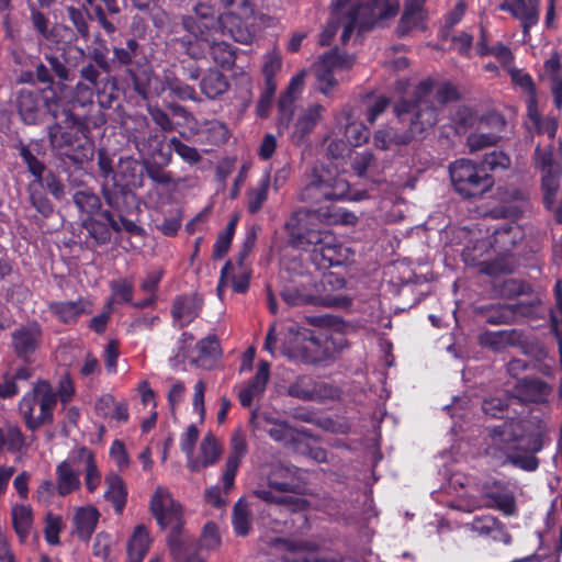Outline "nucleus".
Returning a JSON list of instances; mask_svg holds the SVG:
<instances>
[{"mask_svg": "<svg viewBox=\"0 0 562 562\" xmlns=\"http://www.w3.org/2000/svg\"><path fill=\"white\" fill-rule=\"evenodd\" d=\"M479 340L483 347L499 351L508 346L522 345L525 336L518 329L485 331L480 335Z\"/></svg>", "mask_w": 562, "mask_h": 562, "instance_id": "obj_30", "label": "nucleus"}, {"mask_svg": "<svg viewBox=\"0 0 562 562\" xmlns=\"http://www.w3.org/2000/svg\"><path fill=\"white\" fill-rule=\"evenodd\" d=\"M467 526L471 531L477 533L480 537L499 541L504 544H509L512 541V537L507 532L505 525L492 515L475 517Z\"/></svg>", "mask_w": 562, "mask_h": 562, "instance_id": "obj_21", "label": "nucleus"}, {"mask_svg": "<svg viewBox=\"0 0 562 562\" xmlns=\"http://www.w3.org/2000/svg\"><path fill=\"white\" fill-rule=\"evenodd\" d=\"M74 461L83 464L87 488L94 492L101 482V473L98 470L93 452L86 447H81L74 453Z\"/></svg>", "mask_w": 562, "mask_h": 562, "instance_id": "obj_36", "label": "nucleus"}, {"mask_svg": "<svg viewBox=\"0 0 562 562\" xmlns=\"http://www.w3.org/2000/svg\"><path fill=\"white\" fill-rule=\"evenodd\" d=\"M284 551V562H331L319 558L313 552V544L307 541L278 540Z\"/></svg>", "mask_w": 562, "mask_h": 562, "instance_id": "obj_28", "label": "nucleus"}, {"mask_svg": "<svg viewBox=\"0 0 562 562\" xmlns=\"http://www.w3.org/2000/svg\"><path fill=\"white\" fill-rule=\"evenodd\" d=\"M101 71L102 70L97 66L95 63H88L87 65H85L79 72L81 79L86 81L88 85H86L85 82H78L76 86V90L78 92H81L83 90L91 92L92 89L98 88L100 85Z\"/></svg>", "mask_w": 562, "mask_h": 562, "instance_id": "obj_56", "label": "nucleus"}, {"mask_svg": "<svg viewBox=\"0 0 562 562\" xmlns=\"http://www.w3.org/2000/svg\"><path fill=\"white\" fill-rule=\"evenodd\" d=\"M294 344L290 347H285L282 350L283 356L294 362L302 363H315L318 362V356L315 350L310 348V344L303 341L302 339H297V335H294Z\"/></svg>", "mask_w": 562, "mask_h": 562, "instance_id": "obj_44", "label": "nucleus"}, {"mask_svg": "<svg viewBox=\"0 0 562 562\" xmlns=\"http://www.w3.org/2000/svg\"><path fill=\"white\" fill-rule=\"evenodd\" d=\"M280 295L289 306L328 305L319 295L316 280L307 272L289 274V280L282 286Z\"/></svg>", "mask_w": 562, "mask_h": 562, "instance_id": "obj_12", "label": "nucleus"}, {"mask_svg": "<svg viewBox=\"0 0 562 562\" xmlns=\"http://www.w3.org/2000/svg\"><path fill=\"white\" fill-rule=\"evenodd\" d=\"M539 0H504L501 9L520 20L524 33L527 34L539 21Z\"/></svg>", "mask_w": 562, "mask_h": 562, "instance_id": "obj_23", "label": "nucleus"}, {"mask_svg": "<svg viewBox=\"0 0 562 562\" xmlns=\"http://www.w3.org/2000/svg\"><path fill=\"white\" fill-rule=\"evenodd\" d=\"M227 78L218 70L210 69L201 79V92L207 99H216L228 90Z\"/></svg>", "mask_w": 562, "mask_h": 562, "instance_id": "obj_37", "label": "nucleus"}, {"mask_svg": "<svg viewBox=\"0 0 562 562\" xmlns=\"http://www.w3.org/2000/svg\"><path fill=\"white\" fill-rule=\"evenodd\" d=\"M101 194L110 207V210H104L101 215L115 233H120L121 226L115 217L131 216L138 211L136 195L132 190L109 181L101 183Z\"/></svg>", "mask_w": 562, "mask_h": 562, "instance_id": "obj_11", "label": "nucleus"}, {"mask_svg": "<svg viewBox=\"0 0 562 562\" xmlns=\"http://www.w3.org/2000/svg\"><path fill=\"white\" fill-rule=\"evenodd\" d=\"M13 527L21 539L27 538L33 524V513L27 505H15L12 507Z\"/></svg>", "mask_w": 562, "mask_h": 562, "instance_id": "obj_47", "label": "nucleus"}, {"mask_svg": "<svg viewBox=\"0 0 562 562\" xmlns=\"http://www.w3.org/2000/svg\"><path fill=\"white\" fill-rule=\"evenodd\" d=\"M286 393L304 402H322L339 396L338 389L330 384L317 382L310 375H300L289 384Z\"/></svg>", "mask_w": 562, "mask_h": 562, "instance_id": "obj_14", "label": "nucleus"}, {"mask_svg": "<svg viewBox=\"0 0 562 562\" xmlns=\"http://www.w3.org/2000/svg\"><path fill=\"white\" fill-rule=\"evenodd\" d=\"M79 463L74 461V454L67 460L60 462L56 468V488L60 496H66L80 486L79 472L75 465Z\"/></svg>", "mask_w": 562, "mask_h": 562, "instance_id": "obj_29", "label": "nucleus"}, {"mask_svg": "<svg viewBox=\"0 0 562 562\" xmlns=\"http://www.w3.org/2000/svg\"><path fill=\"white\" fill-rule=\"evenodd\" d=\"M306 71L302 70L295 75L284 93L281 94L278 102V131L283 133L288 131L294 114V104L304 88Z\"/></svg>", "mask_w": 562, "mask_h": 562, "instance_id": "obj_16", "label": "nucleus"}, {"mask_svg": "<svg viewBox=\"0 0 562 562\" xmlns=\"http://www.w3.org/2000/svg\"><path fill=\"white\" fill-rule=\"evenodd\" d=\"M41 329L37 325L21 327L12 334V346L18 357L27 360L38 346Z\"/></svg>", "mask_w": 562, "mask_h": 562, "instance_id": "obj_26", "label": "nucleus"}, {"mask_svg": "<svg viewBox=\"0 0 562 562\" xmlns=\"http://www.w3.org/2000/svg\"><path fill=\"white\" fill-rule=\"evenodd\" d=\"M501 139V135H496V133H484L476 132L472 133L467 138V145L471 153L482 150L486 147L496 145Z\"/></svg>", "mask_w": 562, "mask_h": 562, "instance_id": "obj_63", "label": "nucleus"}, {"mask_svg": "<svg viewBox=\"0 0 562 562\" xmlns=\"http://www.w3.org/2000/svg\"><path fill=\"white\" fill-rule=\"evenodd\" d=\"M25 447V437L19 426L5 424L0 427V453L3 449H7L10 452H20Z\"/></svg>", "mask_w": 562, "mask_h": 562, "instance_id": "obj_41", "label": "nucleus"}, {"mask_svg": "<svg viewBox=\"0 0 562 562\" xmlns=\"http://www.w3.org/2000/svg\"><path fill=\"white\" fill-rule=\"evenodd\" d=\"M328 223L338 221L336 215L321 213V210L300 209L292 213L285 222L284 228L289 236V244L296 248L310 250L312 260L321 269L340 265L341 245L336 236L328 229L316 224L321 217Z\"/></svg>", "mask_w": 562, "mask_h": 562, "instance_id": "obj_1", "label": "nucleus"}, {"mask_svg": "<svg viewBox=\"0 0 562 562\" xmlns=\"http://www.w3.org/2000/svg\"><path fill=\"white\" fill-rule=\"evenodd\" d=\"M349 191V183L333 164L315 165L305 175V182L297 192V201L318 204L342 200Z\"/></svg>", "mask_w": 562, "mask_h": 562, "instance_id": "obj_4", "label": "nucleus"}, {"mask_svg": "<svg viewBox=\"0 0 562 562\" xmlns=\"http://www.w3.org/2000/svg\"><path fill=\"white\" fill-rule=\"evenodd\" d=\"M276 490L269 487V488H256L254 491V494L267 502V503H273V504H278V505H283V506H286L289 507L290 509L292 510H295V509H299L301 508V506L303 505L304 501L299 498V497H294V496H289V495H279V494H276Z\"/></svg>", "mask_w": 562, "mask_h": 562, "instance_id": "obj_48", "label": "nucleus"}, {"mask_svg": "<svg viewBox=\"0 0 562 562\" xmlns=\"http://www.w3.org/2000/svg\"><path fill=\"white\" fill-rule=\"evenodd\" d=\"M352 65L353 58L349 55L338 54L337 50L324 54L314 66L319 91L324 94L329 93L337 85L334 71L349 69Z\"/></svg>", "mask_w": 562, "mask_h": 562, "instance_id": "obj_13", "label": "nucleus"}, {"mask_svg": "<svg viewBox=\"0 0 562 562\" xmlns=\"http://www.w3.org/2000/svg\"><path fill=\"white\" fill-rule=\"evenodd\" d=\"M166 87L171 93H173L180 100H192L195 102L200 101V98L198 97L195 89L192 86L184 83L179 78L167 77Z\"/></svg>", "mask_w": 562, "mask_h": 562, "instance_id": "obj_62", "label": "nucleus"}, {"mask_svg": "<svg viewBox=\"0 0 562 562\" xmlns=\"http://www.w3.org/2000/svg\"><path fill=\"white\" fill-rule=\"evenodd\" d=\"M289 474V469L284 468L283 465H273V470L267 476L268 486L276 490L279 493L291 492L292 485L291 483L285 481Z\"/></svg>", "mask_w": 562, "mask_h": 562, "instance_id": "obj_61", "label": "nucleus"}, {"mask_svg": "<svg viewBox=\"0 0 562 562\" xmlns=\"http://www.w3.org/2000/svg\"><path fill=\"white\" fill-rule=\"evenodd\" d=\"M74 203L85 213L93 214L101 209L100 198L90 190H79L74 194Z\"/></svg>", "mask_w": 562, "mask_h": 562, "instance_id": "obj_57", "label": "nucleus"}, {"mask_svg": "<svg viewBox=\"0 0 562 562\" xmlns=\"http://www.w3.org/2000/svg\"><path fill=\"white\" fill-rule=\"evenodd\" d=\"M203 300L195 293L179 295L175 299L171 315L180 328L192 323L200 314Z\"/></svg>", "mask_w": 562, "mask_h": 562, "instance_id": "obj_20", "label": "nucleus"}, {"mask_svg": "<svg viewBox=\"0 0 562 562\" xmlns=\"http://www.w3.org/2000/svg\"><path fill=\"white\" fill-rule=\"evenodd\" d=\"M324 106L321 104H311L304 109L293 125L291 134L292 143L296 146L302 145L308 135L314 131L315 126L322 119Z\"/></svg>", "mask_w": 562, "mask_h": 562, "instance_id": "obj_22", "label": "nucleus"}, {"mask_svg": "<svg viewBox=\"0 0 562 562\" xmlns=\"http://www.w3.org/2000/svg\"><path fill=\"white\" fill-rule=\"evenodd\" d=\"M150 543L149 533L143 525L136 526L127 546L128 560L142 562Z\"/></svg>", "mask_w": 562, "mask_h": 562, "instance_id": "obj_40", "label": "nucleus"}, {"mask_svg": "<svg viewBox=\"0 0 562 562\" xmlns=\"http://www.w3.org/2000/svg\"><path fill=\"white\" fill-rule=\"evenodd\" d=\"M57 404L56 393L46 381L37 382L31 392L26 393L19 405L29 429L36 430L53 422V411Z\"/></svg>", "mask_w": 562, "mask_h": 562, "instance_id": "obj_9", "label": "nucleus"}, {"mask_svg": "<svg viewBox=\"0 0 562 562\" xmlns=\"http://www.w3.org/2000/svg\"><path fill=\"white\" fill-rule=\"evenodd\" d=\"M139 44L135 38H128L124 47L114 46L113 58L110 60L112 68L114 66H128L137 56Z\"/></svg>", "mask_w": 562, "mask_h": 562, "instance_id": "obj_51", "label": "nucleus"}, {"mask_svg": "<svg viewBox=\"0 0 562 562\" xmlns=\"http://www.w3.org/2000/svg\"><path fill=\"white\" fill-rule=\"evenodd\" d=\"M340 120L346 122L345 137L350 145L360 146L368 142L370 137L369 128L362 122L356 120L350 108L342 109Z\"/></svg>", "mask_w": 562, "mask_h": 562, "instance_id": "obj_34", "label": "nucleus"}, {"mask_svg": "<svg viewBox=\"0 0 562 562\" xmlns=\"http://www.w3.org/2000/svg\"><path fill=\"white\" fill-rule=\"evenodd\" d=\"M480 492L485 508L497 509L506 516L516 514L515 496L503 482L487 480L481 485Z\"/></svg>", "mask_w": 562, "mask_h": 562, "instance_id": "obj_15", "label": "nucleus"}, {"mask_svg": "<svg viewBox=\"0 0 562 562\" xmlns=\"http://www.w3.org/2000/svg\"><path fill=\"white\" fill-rule=\"evenodd\" d=\"M48 308L64 324H75L81 315L92 312L91 303L83 299L54 302L49 304Z\"/></svg>", "mask_w": 562, "mask_h": 562, "instance_id": "obj_27", "label": "nucleus"}, {"mask_svg": "<svg viewBox=\"0 0 562 562\" xmlns=\"http://www.w3.org/2000/svg\"><path fill=\"white\" fill-rule=\"evenodd\" d=\"M559 176L560 170L542 173L541 177V189L543 192V204L548 210H552L554 206L555 195L559 190Z\"/></svg>", "mask_w": 562, "mask_h": 562, "instance_id": "obj_52", "label": "nucleus"}, {"mask_svg": "<svg viewBox=\"0 0 562 562\" xmlns=\"http://www.w3.org/2000/svg\"><path fill=\"white\" fill-rule=\"evenodd\" d=\"M423 21V9L405 7V11L397 26L398 33L404 35L415 30H422Z\"/></svg>", "mask_w": 562, "mask_h": 562, "instance_id": "obj_53", "label": "nucleus"}, {"mask_svg": "<svg viewBox=\"0 0 562 562\" xmlns=\"http://www.w3.org/2000/svg\"><path fill=\"white\" fill-rule=\"evenodd\" d=\"M16 149L19 151L20 157L23 159L24 164L26 165L30 173L35 178V181L37 183H41L42 175L46 170L45 165L42 161H40L35 157V155L32 153V150L29 148V146L24 145L23 143H20L16 146Z\"/></svg>", "mask_w": 562, "mask_h": 562, "instance_id": "obj_54", "label": "nucleus"}, {"mask_svg": "<svg viewBox=\"0 0 562 562\" xmlns=\"http://www.w3.org/2000/svg\"><path fill=\"white\" fill-rule=\"evenodd\" d=\"M525 438H518L515 434L513 425H503L494 429L492 434V443L487 448V453L495 456L497 451L502 452L505 461L527 470L533 471L539 465V460L533 456L542 448V438L540 435L531 436L526 446L531 454L522 456L517 453L516 450L525 447Z\"/></svg>", "mask_w": 562, "mask_h": 562, "instance_id": "obj_6", "label": "nucleus"}, {"mask_svg": "<svg viewBox=\"0 0 562 562\" xmlns=\"http://www.w3.org/2000/svg\"><path fill=\"white\" fill-rule=\"evenodd\" d=\"M449 172L456 191L463 198H480L494 184L486 170L469 159L456 160L450 165Z\"/></svg>", "mask_w": 562, "mask_h": 562, "instance_id": "obj_10", "label": "nucleus"}, {"mask_svg": "<svg viewBox=\"0 0 562 562\" xmlns=\"http://www.w3.org/2000/svg\"><path fill=\"white\" fill-rule=\"evenodd\" d=\"M424 81L431 82L430 88V104L438 109V113L449 102L458 100V91L451 83H442L435 90V81L431 79H425Z\"/></svg>", "mask_w": 562, "mask_h": 562, "instance_id": "obj_46", "label": "nucleus"}, {"mask_svg": "<svg viewBox=\"0 0 562 562\" xmlns=\"http://www.w3.org/2000/svg\"><path fill=\"white\" fill-rule=\"evenodd\" d=\"M541 79L548 80L553 102L558 109L562 106V70L559 55L554 54L546 60Z\"/></svg>", "mask_w": 562, "mask_h": 562, "instance_id": "obj_32", "label": "nucleus"}, {"mask_svg": "<svg viewBox=\"0 0 562 562\" xmlns=\"http://www.w3.org/2000/svg\"><path fill=\"white\" fill-rule=\"evenodd\" d=\"M82 226L97 245H104L111 240V231L113 229L109 222L104 223L99 220L88 217L82 222Z\"/></svg>", "mask_w": 562, "mask_h": 562, "instance_id": "obj_50", "label": "nucleus"}, {"mask_svg": "<svg viewBox=\"0 0 562 562\" xmlns=\"http://www.w3.org/2000/svg\"><path fill=\"white\" fill-rule=\"evenodd\" d=\"M109 48L105 44V41L102 38L100 34L95 35L94 37V46L90 50V58L93 60V63L97 64V66L103 71V72H111L112 71V65L110 63V59L108 57Z\"/></svg>", "mask_w": 562, "mask_h": 562, "instance_id": "obj_55", "label": "nucleus"}, {"mask_svg": "<svg viewBox=\"0 0 562 562\" xmlns=\"http://www.w3.org/2000/svg\"><path fill=\"white\" fill-rule=\"evenodd\" d=\"M229 449V456L223 473V492L225 494L233 488L237 470L248 452L246 435L241 429H236L233 432Z\"/></svg>", "mask_w": 562, "mask_h": 562, "instance_id": "obj_17", "label": "nucleus"}, {"mask_svg": "<svg viewBox=\"0 0 562 562\" xmlns=\"http://www.w3.org/2000/svg\"><path fill=\"white\" fill-rule=\"evenodd\" d=\"M65 103L53 88L21 89L15 97L18 113L27 125L43 124L48 116L59 117V110Z\"/></svg>", "mask_w": 562, "mask_h": 562, "instance_id": "obj_7", "label": "nucleus"}, {"mask_svg": "<svg viewBox=\"0 0 562 562\" xmlns=\"http://www.w3.org/2000/svg\"><path fill=\"white\" fill-rule=\"evenodd\" d=\"M106 491L104 497L111 502L117 514H121L126 504V487L123 480L115 473L105 476Z\"/></svg>", "mask_w": 562, "mask_h": 562, "instance_id": "obj_38", "label": "nucleus"}, {"mask_svg": "<svg viewBox=\"0 0 562 562\" xmlns=\"http://www.w3.org/2000/svg\"><path fill=\"white\" fill-rule=\"evenodd\" d=\"M527 115L538 134H547L550 138H554L558 131V120L551 116L542 117L538 111V103L529 102Z\"/></svg>", "mask_w": 562, "mask_h": 562, "instance_id": "obj_43", "label": "nucleus"}, {"mask_svg": "<svg viewBox=\"0 0 562 562\" xmlns=\"http://www.w3.org/2000/svg\"><path fill=\"white\" fill-rule=\"evenodd\" d=\"M150 509L158 524L162 527H170L171 531L168 536V546L175 560H183L187 549L191 543L189 536L181 532V508L176 504L170 493L161 486H158L150 501Z\"/></svg>", "mask_w": 562, "mask_h": 562, "instance_id": "obj_5", "label": "nucleus"}, {"mask_svg": "<svg viewBox=\"0 0 562 562\" xmlns=\"http://www.w3.org/2000/svg\"><path fill=\"white\" fill-rule=\"evenodd\" d=\"M211 56L221 67L231 68L235 64L236 55L226 42H214L211 46Z\"/></svg>", "mask_w": 562, "mask_h": 562, "instance_id": "obj_59", "label": "nucleus"}, {"mask_svg": "<svg viewBox=\"0 0 562 562\" xmlns=\"http://www.w3.org/2000/svg\"><path fill=\"white\" fill-rule=\"evenodd\" d=\"M222 454V448L215 436L209 432L204 436L200 445V458L194 459L193 456L188 460L187 467L191 472H200L202 469L215 464Z\"/></svg>", "mask_w": 562, "mask_h": 562, "instance_id": "obj_25", "label": "nucleus"}, {"mask_svg": "<svg viewBox=\"0 0 562 562\" xmlns=\"http://www.w3.org/2000/svg\"><path fill=\"white\" fill-rule=\"evenodd\" d=\"M550 392L547 383L539 379H524L514 390L513 397L519 402H540Z\"/></svg>", "mask_w": 562, "mask_h": 562, "instance_id": "obj_33", "label": "nucleus"}, {"mask_svg": "<svg viewBox=\"0 0 562 562\" xmlns=\"http://www.w3.org/2000/svg\"><path fill=\"white\" fill-rule=\"evenodd\" d=\"M99 514L92 507L80 508L75 515L76 530L80 538L88 539L95 529Z\"/></svg>", "mask_w": 562, "mask_h": 562, "instance_id": "obj_45", "label": "nucleus"}, {"mask_svg": "<svg viewBox=\"0 0 562 562\" xmlns=\"http://www.w3.org/2000/svg\"><path fill=\"white\" fill-rule=\"evenodd\" d=\"M145 164L142 165L133 157H122L117 161L115 173L111 182L119 183L120 187L134 190L144 186Z\"/></svg>", "mask_w": 562, "mask_h": 562, "instance_id": "obj_18", "label": "nucleus"}, {"mask_svg": "<svg viewBox=\"0 0 562 562\" xmlns=\"http://www.w3.org/2000/svg\"><path fill=\"white\" fill-rule=\"evenodd\" d=\"M170 146L173 150L187 162L194 165L201 161L202 156L198 151L196 148L191 147L184 143H182L177 137H171L169 139Z\"/></svg>", "mask_w": 562, "mask_h": 562, "instance_id": "obj_64", "label": "nucleus"}, {"mask_svg": "<svg viewBox=\"0 0 562 562\" xmlns=\"http://www.w3.org/2000/svg\"><path fill=\"white\" fill-rule=\"evenodd\" d=\"M246 18H240L237 14L225 13L224 20L218 30L223 35H228L235 42L240 44H251L256 37V30L254 25L245 21Z\"/></svg>", "mask_w": 562, "mask_h": 562, "instance_id": "obj_24", "label": "nucleus"}, {"mask_svg": "<svg viewBox=\"0 0 562 562\" xmlns=\"http://www.w3.org/2000/svg\"><path fill=\"white\" fill-rule=\"evenodd\" d=\"M233 525H234L235 531L239 536H246L251 528L249 510L247 508V505L241 501H238L234 505Z\"/></svg>", "mask_w": 562, "mask_h": 562, "instance_id": "obj_60", "label": "nucleus"}, {"mask_svg": "<svg viewBox=\"0 0 562 562\" xmlns=\"http://www.w3.org/2000/svg\"><path fill=\"white\" fill-rule=\"evenodd\" d=\"M48 126V142L53 149L58 150L75 164L92 159L93 143L86 135V126L72 113L68 102L59 110V117L53 119Z\"/></svg>", "mask_w": 562, "mask_h": 562, "instance_id": "obj_3", "label": "nucleus"}, {"mask_svg": "<svg viewBox=\"0 0 562 562\" xmlns=\"http://www.w3.org/2000/svg\"><path fill=\"white\" fill-rule=\"evenodd\" d=\"M486 323L491 325H503L515 322V308L509 304L505 305H491L490 307H483Z\"/></svg>", "mask_w": 562, "mask_h": 562, "instance_id": "obj_49", "label": "nucleus"}, {"mask_svg": "<svg viewBox=\"0 0 562 562\" xmlns=\"http://www.w3.org/2000/svg\"><path fill=\"white\" fill-rule=\"evenodd\" d=\"M193 11L205 29L218 32L225 13L218 12L215 5L202 1L194 5Z\"/></svg>", "mask_w": 562, "mask_h": 562, "instance_id": "obj_42", "label": "nucleus"}, {"mask_svg": "<svg viewBox=\"0 0 562 562\" xmlns=\"http://www.w3.org/2000/svg\"><path fill=\"white\" fill-rule=\"evenodd\" d=\"M266 431L277 442L285 448L300 449L302 446V437L306 436L305 430L293 428L284 420L266 417Z\"/></svg>", "mask_w": 562, "mask_h": 562, "instance_id": "obj_19", "label": "nucleus"}, {"mask_svg": "<svg viewBox=\"0 0 562 562\" xmlns=\"http://www.w3.org/2000/svg\"><path fill=\"white\" fill-rule=\"evenodd\" d=\"M290 331L297 335V339H302L310 344V348L315 350L318 356V361H322L331 356V346L334 340L331 338L323 337L315 334L312 329L305 327L290 328Z\"/></svg>", "mask_w": 562, "mask_h": 562, "instance_id": "obj_35", "label": "nucleus"}, {"mask_svg": "<svg viewBox=\"0 0 562 562\" xmlns=\"http://www.w3.org/2000/svg\"><path fill=\"white\" fill-rule=\"evenodd\" d=\"M270 375V364L261 362L254 379L238 392V398L243 406L251 405L254 398L263 393Z\"/></svg>", "mask_w": 562, "mask_h": 562, "instance_id": "obj_31", "label": "nucleus"}, {"mask_svg": "<svg viewBox=\"0 0 562 562\" xmlns=\"http://www.w3.org/2000/svg\"><path fill=\"white\" fill-rule=\"evenodd\" d=\"M431 82L420 81L415 88L412 99L401 100L395 104L398 120L408 126L404 133L393 128L379 130L374 133L373 144L376 148L386 150L392 145H406L422 136L438 122V109L430 104Z\"/></svg>", "mask_w": 562, "mask_h": 562, "instance_id": "obj_2", "label": "nucleus"}, {"mask_svg": "<svg viewBox=\"0 0 562 562\" xmlns=\"http://www.w3.org/2000/svg\"><path fill=\"white\" fill-rule=\"evenodd\" d=\"M398 9L396 0H367L364 4L352 8L344 20L341 42L347 43L355 30L366 32L378 22L394 18Z\"/></svg>", "mask_w": 562, "mask_h": 562, "instance_id": "obj_8", "label": "nucleus"}, {"mask_svg": "<svg viewBox=\"0 0 562 562\" xmlns=\"http://www.w3.org/2000/svg\"><path fill=\"white\" fill-rule=\"evenodd\" d=\"M512 80L520 87V89L527 94L526 105L529 108V102L532 100L533 103H538L537 89L531 76L519 69L510 70Z\"/></svg>", "mask_w": 562, "mask_h": 562, "instance_id": "obj_58", "label": "nucleus"}, {"mask_svg": "<svg viewBox=\"0 0 562 562\" xmlns=\"http://www.w3.org/2000/svg\"><path fill=\"white\" fill-rule=\"evenodd\" d=\"M270 188L269 173L263 175L258 182L247 190V210L251 214L258 213L268 199Z\"/></svg>", "mask_w": 562, "mask_h": 562, "instance_id": "obj_39", "label": "nucleus"}]
</instances>
